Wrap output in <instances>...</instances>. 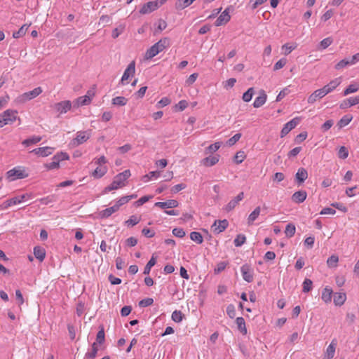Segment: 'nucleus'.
Returning a JSON list of instances; mask_svg holds the SVG:
<instances>
[{
  "label": "nucleus",
  "mask_w": 359,
  "mask_h": 359,
  "mask_svg": "<svg viewBox=\"0 0 359 359\" xmlns=\"http://www.w3.org/2000/svg\"><path fill=\"white\" fill-rule=\"evenodd\" d=\"M241 137V133L235 134L232 137L228 140V141L226 142L227 145L229 147L234 145L240 140Z\"/></svg>",
  "instance_id": "obj_53"
},
{
  "label": "nucleus",
  "mask_w": 359,
  "mask_h": 359,
  "mask_svg": "<svg viewBox=\"0 0 359 359\" xmlns=\"http://www.w3.org/2000/svg\"><path fill=\"white\" fill-rule=\"evenodd\" d=\"M169 45V39L164 38L159 40L149 48L145 53V58L149 60L153 58L160 52L163 51Z\"/></svg>",
  "instance_id": "obj_2"
},
{
  "label": "nucleus",
  "mask_w": 359,
  "mask_h": 359,
  "mask_svg": "<svg viewBox=\"0 0 359 359\" xmlns=\"http://www.w3.org/2000/svg\"><path fill=\"white\" fill-rule=\"evenodd\" d=\"M154 302L152 298H145L140 301L139 306L141 307H147L151 305Z\"/></svg>",
  "instance_id": "obj_61"
},
{
  "label": "nucleus",
  "mask_w": 359,
  "mask_h": 359,
  "mask_svg": "<svg viewBox=\"0 0 359 359\" xmlns=\"http://www.w3.org/2000/svg\"><path fill=\"white\" fill-rule=\"evenodd\" d=\"M156 264V259L154 257H152L150 260L146 264L144 269V273L149 274L150 273L151 269Z\"/></svg>",
  "instance_id": "obj_50"
},
{
  "label": "nucleus",
  "mask_w": 359,
  "mask_h": 359,
  "mask_svg": "<svg viewBox=\"0 0 359 359\" xmlns=\"http://www.w3.org/2000/svg\"><path fill=\"white\" fill-rule=\"evenodd\" d=\"M341 83V78L338 77L332 80L328 84L323 87L325 93L327 95L332 92L337 87H338Z\"/></svg>",
  "instance_id": "obj_17"
},
{
  "label": "nucleus",
  "mask_w": 359,
  "mask_h": 359,
  "mask_svg": "<svg viewBox=\"0 0 359 359\" xmlns=\"http://www.w3.org/2000/svg\"><path fill=\"white\" fill-rule=\"evenodd\" d=\"M98 348L96 342L92 344L91 349L88 351L85 354V358L87 359H94L97 356Z\"/></svg>",
  "instance_id": "obj_27"
},
{
  "label": "nucleus",
  "mask_w": 359,
  "mask_h": 359,
  "mask_svg": "<svg viewBox=\"0 0 359 359\" xmlns=\"http://www.w3.org/2000/svg\"><path fill=\"white\" fill-rule=\"evenodd\" d=\"M43 92L42 88L41 87H37L30 90L29 92H26L18 97V101L21 102H25L27 101L31 100L37 96H39Z\"/></svg>",
  "instance_id": "obj_7"
},
{
  "label": "nucleus",
  "mask_w": 359,
  "mask_h": 359,
  "mask_svg": "<svg viewBox=\"0 0 359 359\" xmlns=\"http://www.w3.org/2000/svg\"><path fill=\"white\" fill-rule=\"evenodd\" d=\"M297 48L296 45H290L289 43H285L282 46V50H285V55L290 54L293 50Z\"/></svg>",
  "instance_id": "obj_57"
},
{
  "label": "nucleus",
  "mask_w": 359,
  "mask_h": 359,
  "mask_svg": "<svg viewBox=\"0 0 359 359\" xmlns=\"http://www.w3.org/2000/svg\"><path fill=\"white\" fill-rule=\"evenodd\" d=\"M93 162L99 166H105L104 165L107 161L104 156H102L99 158H94Z\"/></svg>",
  "instance_id": "obj_62"
},
{
  "label": "nucleus",
  "mask_w": 359,
  "mask_h": 359,
  "mask_svg": "<svg viewBox=\"0 0 359 359\" xmlns=\"http://www.w3.org/2000/svg\"><path fill=\"white\" fill-rule=\"evenodd\" d=\"M254 93H255L254 88H250L245 93H243V97H242L243 100L245 102H250L253 97Z\"/></svg>",
  "instance_id": "obj_45"
},
{
  "label": "nucleus",
  "mask_w": 359,
  "mask_h": 359,
  "mask_svg": "<svg viewBox=\"0 0 359 359\" xmlns=\"http://www.w3.org/2000/svg\"><path fill=\"white\" fill-rule=\"evenodd\" d=\"M41 140V137L39 136H33L32 137L27 138L22 142V144L25 147H29L31 144H35L39 142Z\"/></svg>",
  "instance_id": "obj_33"
},
{
  "label": "nucleus",
  "mask_w": 359,
  "mask_h": 359,
  "mask_svg": "<svg viewBox=\"0 0 359 359\" xmlns=\"http://www.w3.org/2000/svg\"><path fill=\"white\" fill-rule=\"evenodd\" d=\"M307 196V194L305 191L300 190L294 192L292 196V200L296 203H303Z\"/></svg>",
  "instance_id": "obj_20"
},
{
  "label": "nucleus",
  "mask_w": 359,
  "mask_h": 359,
  "mask_svg": "<svg viewBox=\"0 0 359 359\" xmlns=\"http://www.w3.org/2000/svg\"><path fill=\"white\" fill-rule=\"evenodd\" d=\"M229 8H227L220 14L215 22V26H222L230 20L231 16L229 15Z\"/></svg>",
  "instance_id": "obj_14"
},
{
  "label": "nucleus",
  "mask_w": 359,
  "mask_h": 359,
  "mask_svg": "<svg viewBox=\"0 0 359 359\" xmlns=\"http://www.w3.org/2000/svg\"><path fill=\"white\" fill-rule=\"evenodd\" d=\"M118 210V208L114 204V205L102 210L100 214L101 217L107 218L109 216H111L113 213L117 212Z\"/></svg>",
  "instance_id": "obj_24"
},
{
  "label": "nucleus",
  "mask_w": 359,
  "mask_h": 359,
  "mask_svg": "<svg viewBox=\"0 0 359 359\" xmlns=\"http://www.w3.org/2000/svg\"><path fill=\"white\" fill-rule=\"evenodd\" d=\"M135 72V63L134 61L131 62L126 70L123 72V74L121 77V82L122 84H124V81H127L130 76H133Z\"/></svg>",
  "instance_id": "obj_16"
},
{
  "label": "nucleus",
  "mask_w": 359,
  "mask_h": 359,
  "mask_svg": "<svg viewBox=\"0 0 359 359\" xmlns=\"http://www.w3.org/2000/svg\"><path fill=\"white\" fill-rule=\"evenodd\" d=\"M246 241V237L243 234H238L236 238L234 239L233 243L235 246L241 247L242 245L245 243Z\"/></svg>",
  "instance_id": "obj_49"
},
{
  "label": "nucleus",
  "mask_w": 359,
  "mask_h": 359,
  "mask_svg": "<svg viewBox=\"0 0 359 359\" xmlns=\"http://www.w3.org/2000/svg\"><path fill=\"white\" fill-rule=\"evenodd\" d=\"M171 318L175 323H180L182 320L183 316L180 311H175L172 312Z\"/></svg>",
  "instance_id": "obj_52"
},
{
  "label": "nucleus",
  "mask_w": 359,
  "mask_h": 359,
  "mask_svg": "<svg viewBox=\"0 0 359 359\" xmlns=\"http://www.w3.org/2000/svg\"><path fill=\"white\" fill-rule=\"evenodd\" d=\"M261 208L260 207H257L248 216V224H252L254 221L257 219L260 214Z\"/></svg>",
  "instance_id": "obj_31"
},
{
  "label": "nucleus",
  "mask_w": 359,
  "mask_h": 359,
  "mask_svg": "<svg viewBox=\"0 0 359 359\" xmlns=\"http://www.w3.org/2000/svg\"><path fill=\"white\" fill-rule=\"evenodd\" d=\"M332 43V39L330 37L323 39L320 42V46L322 49H325L330 46Z\"/></svg>",
  "instance_id": "obj_59"
},
{
  "label": "nucleus",
  "mask_w": 359,
  "mask_h": 359,
  "mask_svg": "<svg viewBox=\"0 0 359 359\" xmlns=\"http://www.w3.org/2000/svg\"><path fill=\"white\" fill-rule=\"evenodd\" d=\"M90 102L91 99L89 95L81 96L76 100L77 106L87 105L90 104Z\"/></svg>",
  "instance_id": "obj_42"
},
{
  "label": "nucleus",
  "mask_w": 359,
  "mask_h": 359,
  "mask_svg": "<svg viewBox=\"0 0 359 359\" xmlns=\"http://www.w3.org/2000/svg\"><path fill=\"white\" fill-rule=\"evenodd\" d=\"M295 232H296V228L293 224L290 223L286 226L285 230V233L287 237H288V238L292 237L294 235Z\"/></svg>",
  "instance_id": "obj_40"
},
{
  "label": "nucleus",
  "mask_w": 359,
  "mask_h": 359,
  "mask_svg": "<svg viewBox=\"0 0 359 359\" xmlns=\"http://www.w3.org/2000/svg\"><path fill=\"white\" fill-rule=\"evenodd\" d=\"M245 158V152L243 151H239L236 153L235 156V162L236 163H241Z\"/></svg>",
  "instance_id": "obj_58"
},
{
  "label": "nucleus",
  "mask_w": 359,
  "mask_h": 359,
  "mask_svg": "<svg viewBox=\"0 0 359 359\" xmlns=\"http://www.w3.org/2000/svg\"><path fill=\"white\" fill-rule=\"evenodd\" d=\"M34 255L37 259H39L40 262H42L45 258L46 251L44 248L40 246H36L34 248Z\"/></svg>",
  "instance_id": "obj_26"
},
{
  "label": "nucleus",
  "mask_w": 359,
  "mask_h": 359,
  "mask_svg": "<svg viewBox=\"0 0 359 359\" xmlns=\"http://www.w3.org/2000/svg\"><path fill=\"white\" fill-rule=\"evenodd\" d=\"M6 176L9 181H14L16 180L27 177L29 174L25 168L18 166L8 170L6 172Z\"/></svg>",
  "instance_id": "obj_4"
},
{
  "label": "nucleus",
  "mask_w": 359,
  "mask_h": 359,
  "mask_svg": "<svg viewBox=\"0 0 359 359\" xmlns=\"http://www.w3.org/2000/svg\"><path fill=\"white\" fill-rule=\"evenodd\" d=\"M348 65H351L350 61L348 59H344L339 61L336 65L335 69L337 70L341 69Z\"/></svg>",
  "instance_id": "obj_54"
},
{
  "label": "nucleus",
  "mask_w": 359,
  "mask_h": 359,
  "mask_svg": "<svg viewBox=\"0 0 359 359\" xmlns=\"http://www.w3.org/2000/svg\"><path fill=\"white\" fill-rule=\"evenodd\" d=\"M28 198H29L28 194H22L20 196H18L11 198V199H12L11 203H13V205H15L20 204L22 202L27 201Z\"/></svg>",
  "instance_id": "obj_37"
},
{
  "label": "nucleus",
  "mask_w": 359,
  "mask_h": 359,
  "mask_svg": "<svg viewBox=\"0 0 359 359\" xmlns=\"http://www.w3.org/2000/svg\"><path fill=\"white\" fill-rule=\"evenodd\" d=\"M222 146V142H217L208 146L205 150V154H208L217 151Z\"/></svg>",
  "instance_id": "obj_36"
},
{
  "label": "nucleus",
  "mask_w": 359,
  "mask_h": 359,
  "mask_svg": "<svg viewBox=\"0 0 359 359\" xmlns=\"http://www.w3.org/2000/svg\"><path fill=\"white\" fill-rule=\"evenodd\" d=\"M31 24L29 25H27V24H25L23 25L20 29L17 32H13V37L15 38V39H18L20 37H22V36H24L27 29H28V27L30 26Z\"/></svg>",
  "instance_id": "obj_32"
},
{
  "label": "nucleus",
  "mask_w": 359,
  "mask_h": 359,
  "mask_svg": "<svg viewBox=\"0 0 359 359\" xmlns=\"http://www.w3.org/2000/svg\"><path fill=\"white\" fill-rule=\"evenodd\" d=\"M54 148L50 147H43L36 148L31 151V153L34 154L41 157H46L53 152Z\"/></svg>",
  "instance_id": "obj_12"
},
{
  "label": "nucleus",
  "mask_w": 359,
  "mask_h": 359,
  "mask_svg": "<svg viewBox=\"0 0 359 359\" xmlns=\"http://www.w3.org/2000/svg\"><path fill=\"white\" fill-rule=\"evenodd\" d=\"M91 135V130L78 131L76 133V137L74 138L70 142L71 146L76 147L85 143L90 139Z\"/></svg>",
  "instance_id": "obj_5"
},
{
  "label": "nucleus",
  "mask_w": 359,
  "mask_h": 359,
  "mask_svg": "<svg viewBox=\"0 0 359 359\" xmlns=\"http://www.w3.org/2000/svg\"><path fill=\"white\" fill-rule=\"evenodd\" d=\"M18 112L15 110L7 109L0 114V128L6 125L13 124L18 118Z\"/></svg>",
  "instance_id": "obj_3"
},
{
  "label": "nucleus",
  "mask_w": 359,
  "mask_h": 359,
  "mask_svg": "<svg viewBox=\"0 0 359 359\" xmlns=\"http://www.w3.org/2000/svg\"><path fill=\"white\" fill-rule=\"evenodd\" d=\"M336 343L332 341L330 344L327 346L325 352V358L327 359H331L334 357L335 352Z\"/></svg>",
  "instance_id": "obj_30"
},
{
  "label": "nucleus",
  "mask_w": 359,
  "mask_h": 359,
  "mask_svg": "<svg viewBox=\"0 0 359 359\" xmlns=\"http://www.w3.org/2000/svg\"><path fill=\"white\" fill-rule=\"evenodd\" d=\"M195 0H178L176 2V8L177 9H184L189 6H190Z\"/></svg>",
  "instance_id": "obj_34"
},
{
  "label": "nucleus",
  "mask_w": 359,
  "mask_h": 359,
  "mask_svg": "<svg viewBox=\"0 0 359 359\" xmlns=\"http://www.w3.org/2000/svg\"><path fill=\"white\" fill-rule=\"evenodd\" d=\"M72 107V102L69 100H65L55 104V109L60 114L67 113Z\"/></svg>",
  "instance_id": "obj_9"
},
{
  "label": "nucleus",
  "mask_w": 359,
  "mask_h": 359,
  "mask_svg": "<svg viewBox=\"0 0 359 359\" xmlns=\"http://www.w3.org/2000/svg\"><path fill=\"white\" fill-rule=\"evenodd\" d=\"M140 220L141 218L140 217L132 215L128 220L125 222V224L128 226H134L135 225L137 224Z\"/></svg>",
  "instance_id": "obj_43"
},
{
  "label": "nucleus",
  "mask_w": 359,
  "mask_h": 359,
  "mask_svg": "<svg viewBox=\"0 0 359 359\" xmlns=\"http://www.w3.org/2000/svg\"><path fill=\"white\" fill-rule=\"evenodd\" d=\"M229 222L226 219L216 220L212 226V231L215 233H220L224 231L228 226Z\"/></svg>",
  "instance_id": "obj_10"
},
{
  "label": "nucleus",
  "mask_w": 359,
  "mask_h": 359,
  "mask_svg": "<svg viewBox=\"0 0 359 359\" xmlns=\"http://www.w3.org/2000/svg\"><path fill=\"white\" fill-rule=\"evenodd\" d=\"M348 156V151L344 146H341L338 151V156L339 158L346 159Z\"/></svg>",
  "instance_id": "obj_51"
},
{
  "label": "nucleus",
  "mask_w": 359,
  "mask_h": 359,
  "mask_svg": "<svg viewBox=\"0 0 359 359\" xmlns=\"http://www.w3.org/2000/svg\"><path fill=\"white\" fill-rule=\"evenodd\" d=\"M327 94L325 93L324 89L322 88L320 89H318L315 90L311 95L308 97V102L309 104H313L318 99H320L324 97Z\"/></svg>",
  "instance_id": "obj_18"
},
{
  "label": "nucleus",
  "mask_w": 359,
  "mask_h": 359,
  "mask_svg": "<svg viewBox=\"0 0 359 359\" xmlns=\"http://www.w3.org/2000/svg\"><path fill=\"white\" fill-rule=\"evenodd\" d=\"M127 99L125 97L118 96L112 99V104L116 106H125L127 104Z\"/></svg>",
  "instance_id": "obj_41"
},
{
  "label": "nucleus",
  "mask_w": 359,
  "mask_h": 359,
  "mask_svg": "<svg viewBox=\"0 0 359 359\" xmlns=\"http://www.w3.org/2000/svg\"><path fill=\"white\" fill-rule=\"evenodd\" d=\"M236 323L237 325V327L238 330L243 334H247V329L245 327V322L243 318L242 317H238L236 319Z\"/></svg>",
  "instance_id": "obj_29"
},
{
  "label": "nucleus",
  "mask_w": 359,
  "mask_h": 359,
  "mask_svg": "<svg viewBox=\"0 0 359 359\" xmlns=\"http://www.w3.org/2000/svg\"><path fill=\"white\" fill-rule=\"evenodd\" d=\"M312 283L310 279L306 278L303 282V292H309L312 288Z\"/></svg>",
  "instance_id": "obj_55"
},
{
  "label": "nucleus",
  "mask_w": 359,
  "mask_h": 359,
  "mask_svg": "<svg viewBox=\"0 0 359 359\" xmlns=\"http://www.w3.org/2000/svg\"><path fill=\"white\" fill-rule=\"evenodd\" d=\"M267 96L264 90L261 91L259 95L257 97L253 102L255 108H259L264 105L266 102Z\"/></svg>",
  "instance_id": "obj_21"
},
{
  "label": "nucleus",
  "mask_w": 359,
  "mask_h": 359,
  "mask_svg": "<svg viewBox=\"0 0 359 359\" xmlns=\"http://www.w3.org/2000/svg\"><path fill=\"white\" fill-rule=\"evenodd\" d=\"M358 104H359V96L350 97L348 99L344 100L339 104V108L345 109Z\"/></svg>",
  "instance_id": "obj_13"
},
{
  "label": "nucleus",
  "mask_w": 359,
  "mask_h": 359,
  "mask_svg": "<svg viewBox=\"0 0 359 359\" xmlns=\"http://www.w3.org/2000/svg\"><path fill=\"white\" fill-rule=\"evenodd\" d=\"M56 201V197L54 195H50L40 199V203L42 205H48L54 203Z\"/></svg>",
  "instance_id": "obj_48"
},
{
  "label": "nucleus",
  "mask_w": 359,
  "mask_h": 359,
  "mask_svg": "<svg viewBox=\"0 0 359 359\" xmlns=\"http://www.w3.org/2000/svg\"><path fill=\"white\" fill-rule=\"evenodd\" d=\"M165 3V0H156L153 1H149L144 4L141 9L140 10V13L141 14H148L154 11H156L158 8L162 6Z\"/></svg>",
  "instance_id": "obj_6"
},
{
  "label": "nucleus",
  "mask_w": 359,
  "mask_h": 359,
  "mask_svg": "<svg viewBox=\"0 0 359 359\" xmlns=\"http://www.w3.org/2000/svg\"><path fill=\"white\" fill-rule=\"evenodd\" d=\"M332 290L329 287H326L323 290L321 298L325 303H329L332 300Z\"/></svg>",
  "instance_id": "obj_28"
},
{
  "label": "nucleus",
  "mask_w": 359,
  "mask_h": 359,
  "mask_svg": "<svg viewBox=\"0 0 359 359\" xmlns=\"http://www.w3.org/2000/svg\"><path fill=\"white\" fill-rule=\"evenodd\" d=\"M160 174L157 171H151L148 174L145 175L142 177V180L144 182H147L151 180H156L159 177Z\"/></svg>",
  "instance_id": "obj_39"
},
{
  "label": "nucleus",
  "mask_w": 359,
  "mask_h": 359,
  "mask_svg": "<svg viewBox=\"0 0 359 359\" xmlns=\"http://www.w3.org/2000/svg\"><path fill=\"white\" fill-rule=\"evenodd\" d=\"M219 155L209 156L208 157L204 158L201 161V163L205 166L210 167V166H213L215 164H217L219 161Z\"/></svg>",
  "instance_id": "obj_19"
},
{
  "label": "nucleus",
  "mask_w": 359,
  "mask_h": 359,
  "mask_svg": "<svg viewBox=\"0 0 359 359\" xmlns=\"http://www.w3.org/2000/svg\"><path fill=\"white\" fill-rule=\"evenodd\" d=\"M287 63V60L285 58L280 59L273 66V70L277 71L283 68Z\"/></svg>",
  "instance_id": "obj_56"
},
{
  "label": "nucleus",
  "mask_w": 359,
  "mask_h": 359,
  "mask_svg": "<svg viewBox=\"0 0 359 359\" xmlns=\"http://www.w3.org/2000/svg\"><path fill=\"white\" fill-rule=\"evenodd\" d=\"M130 171L129 170H126L116 175L114 177L113 182L104 188V193L107 194L112 190H116L118 188L124 187L125 182L130 177Z\"/></svg>",
  "instance_id": "obj_1"
},
{
  "label": "nucleus",
  "mask_w": 359,
  "mask_h": 359,
  "mask_svg": "<svg viewBox=\"0 0 359 359\" xmlns=\"http://www.w3.org/2000/svg\"><path fill=\"white\" fill-rule=\"evenodd\" d=\"M190 238L197 244H201L203 241L201 233L197 231H192L190 233Z\"/></svg>",
  "instance_id": "obj_38"
},
{
  "label": "nucleus",
  "mask_w": 359,
  "mask_h": 359,
  "mask_svg": "<svg viewBox=\"0 0 359 359\" xmlns=\"http://www.w3.org/2000/svg\"><path fill=\"white\" fill-rule=\"evenodd\" d=\"M104 341V332L103 329L98 331L96 337V343L102 344Z\"/></svg>",
  "instance_id": "obj_63"
},
{
  "label": "nucleus",
  "mask_w": 359,
  "mask_h": 359,
  "mask_svg": "<svg viewBox=\"0 0 359 359\" xmlns=\"http://www.w3.org/2000/svg\"><path fill=\"white\" fill-rule=\"evenodd\" d=\"M107 166L97 165L96 169L92 172V176L97 179L101 178L107 173Z\"/></svg>",
  "instance_id": "obj_23"
},
{
  "label": "nucleus",
  "mask_w": 359,
  "mask_h": 359,
  "mask_svg": "<svg viewBox=\"0 0 359 359\" xmlns=\"http://www.w3.org/2000/svg\"><path fill=\"white\" fill-rule=\"evenodd\" d=\"M346 299V296L344 292H337L334 294V303L336 306H341Z\"/></svg>",
  "instance_id": "obj_25"
},
{
  "label": "nucleus",
  "mask_w": 359,
  "mask_h": 359,
  "mask_svg": "<svg viewBox=\"0 0 359 359\" xmlns=\"http://www.w3.org/2000/svg\"><path fill=\"white\" fill-rule=\"evenodd\" d=\"M226 313L229 318H233L236 316L235 306L233 304H229L226 307Z\"/></svg>",
  "instance_id": "obj_60"
},
{
  "label": "nucleus",
  "mask_w": 359,
  "mask_h": 359,
  "mask_svg": "<svg viewBox=\"0 0 359 359\" xmlns=\"http://www.w3.org/2000/svg\"><path fill=\"white\" fill-rule=\"evenodd\" d=\"M299 123V118H294L287 123H285L280 132V137H283L287 135L293 128H294Z\"/></svg>",
  "instance_id": "obj_8"
},
{
  "label": "nucleus",
  "mask_w": 359,
  "mask_h": 359,
  "mask_svg": "<svg viewBox=\"0 0 359 359\" xmlns=\"http://www.w3.org/2000/svg\"><path fill=\"white\" fill-rule=\"evenodd\" d=\"M60 166V161L57 160V157L54 156L52 158V161L49 163L46 164V167L48 170H53L58 168Z\"/></svg>",
  "instance_id": "obj_44"
},
{
  "label": "nucleus",
  "mask_w": 359,
  "mask_h": 359,
  "mask_svg": "<svg viewBox=\"0 0 359 359\" xmlns=\"http://www.w3.org/2000/svg\"><path fill=\"white\" fill-rule=\"evenodd\" d=\"M338 262V256L333 255L327 259V264L329 267L334 268L337 266Z\"/></svg>",
  "instance_id": "obj_46"
},
{
  "label": "nucleus",
  "mask_w": 359,
  "mask_h": 359,
  "mask_svg": "<svg viewBox=\"0 0 359 359\" xmlns=\"http://www.w3.org/2000/svg\"><path fill=\"white\" fill-rule=\"evenodd\" d=\"M359 87L357 83L350 84L343 92L344 96H346L351 93H355L358 90Z\"/></svg>",
  "instance_id": "obj_35"
},
{
  "label": "nucleus",
  "mask_w": 359,
  "mask_h": 359,
  "mask_svg": "<svg viewBox=\"0 0 359 359\" xmlns=\"http://www.w3.org/2000/svg\"><path fill=\"white\" fill-rule=\"evenodd\" d=\"M172 234L178 238H183L185 236V231L181 228H175L172 229Z\"/></svg>",
  "instance_id": "obj_64"
},
{
  "label": "nucleus",
  "mask_w": 359,
  "mask_h": 359,
  "mask_svg": "<svg viewBox=\"0 0 359 359\" xmlns=\"http://www.w3.org/2000/svg\"><path fill=\"white\" fill-rule=\"evenodd\" d=\"M308 177L307 170L304 168H300L298 169L296 175L295 179L299 184H302Z\"/></svg>",
  "instance_id": "obj_22"
},
{
  "label": "nucleus",
  "mask_w": 359,
  "mask_h": 359,
  "mask_svg": "<svg viewBox=\"0 0 359 359\" xmlns=\"http://www.w3.org/2000/svg\"><path fill=\"white\" fill-rule=\"evenodd\" d=\"M352 119L353 116L351 115L344 116L339 121V127L342 128L347 126L352 121Z\"/></svg>",
  "instance_id": "obj_47"
},
{
  "label": "nucleus",
  "mask_w": 359,
  "mask_h": 359,
  "mask_svg": "<svg viewBox=\"0 0 359 359\" xmlns=\"http://www.w3.org/2000/svg\"><path fill=\"white\" fill-rule=\"evenodd\" d=\"M178 205V201L175 199H169L165 202H156L154 204V206L165 209V210L169 208H177Z\"/></svg>",
  "instance_id": "obj_15"
},
{
  "label": "nucleus",
  "mask_w": 359,
  "mask_h": 359,
  "mask_svg": "<svg viewBox=\"0 0 359 359\" xmlns=\"http://www.w3.org/2000/svg\"><path fill=\"white\" fill-rule=\"evenodd\" d=\"M241 272L243 278L248 283H251L253 280V271L250 266L248 264H244L241 267Z\"/></svg>",
  "instance_id": "obj_11"
}]
</instances>
